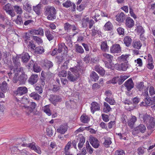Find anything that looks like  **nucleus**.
<instances>
[{"mask_svg":"<svg viewBox=\"0 0 155 155\" xmlns=\"http://www.w3.org/2000/svg\"><path fill=\"white\" fill-rule=\"evenodd\" d=\"M105 66L108 68H111L113 66L114 64L112 62V61H105L104 62Z\"/></svg>","mask_w":155,"mask_h":155,"instance_id":"nucleus-53","label":"nucleus"},{"mask_svg":"<svg viewBox=\"0 0 155 155\" xmlns=\"http://www.w3.org/2000/svg\"><path fill=\"white\" fill-rule=\"evenodd\" d=\"M14 8L18 14L21 15L22 14L23 11L20 6L15 5L14 6Z\"/></svg>","mask_w":155,"mask_h":155,"instance_id":"nucleus-46","label":"nucleus"},{"mask_svg":"<svg viewBox=\"0 0 155 155\" xmlns=\"http://www.w3.org/2000/svg\"><path fill=\"white\" fill-rule=\"evenodd\" d=\"M137 88L139 91H142L144 89L146 88V87L144 85L143 82H140L138 83L136 86Z\"/></svg>","mask_w":155,"mask_h":155,"instance_id":"nucleus-43","label":"nucleus"},{"mask_svg":"<svg viewBox=\"0 0 155 155\" xmlns=\"http://www.w3.org/2000/svg\"><path fill=\"white\" fill-rule=\"evenodd\" d=\"M118 81H119V77H115L113 78L111 80L108 81L107 83L116 84Z\"/></svg>","mask_w":155,"mask_h":155,"instance_id":"nucleus-58","label":"nucleus"},{"mask_svg":"<svg viewBox=\"0 0 155 155\" xmlns=\"http://www.w3.org/2000/svg\"><path fill=\"white\" fill-rule=\"evenodd\" d=\"M55 12H53L48 14V15L47 16V19L50 20H53L54 19H55L56 18V11H55Z\"/></svg>","mask_w":155,"mask_h":155,"instance_id":"nucleus-41","label":"nucleus"},{"mask_svg":"<svg viewBox=\"0 0 155 155\" xmlns=\"http://www.w3.org/2000/svg\"><path fill=\"white\" fill-rule=\"evenodd\" d=\"M95 70L102 76H103L105 74V71L99 65H96L95 67Z\"/></svg>","mask_w":155,"mask_h":155,"instance_id":"nucleus-23","label":"nucleus"},{"mask_svg":"<svg viewBox=\"0 0 155 155\" xmlns=\"http://www.w3.org/2000/svg\"><path fill=\"white\" fill-rule=\"evenodd\" d=\"M129 12L131 16L134 19H136L137 18V16L134 12L131 6H129Z\"/></svg>","mask_w":155,"mask_h":155,"instance_id":"nucleus-64","label":"nucleus"},{"mask_svg":"<svg viewBox=\"0 0 155 155\" xmlns=\"http://www.w3.org/2000/svg\"><path fill=\"white\" fill-rule=\"evenodd\" d=\"M86 143L87 144V145L86 146L87 150L90 154H91L93 152L94 150L90 146L88 141L86 142Z\"/></svg>","mask_w":155,"mask_h":155,"instance_id":"nucleus-47","label":"nucleus"},{"mask_svg":"<svg viewBox=\"0 0 155 155\" xmlns=\"http://www.w3.org/2000/svg\"><path fill=\"white\" fill-rule=\"evenodd\" d=\"M45 9V13L47 15L53 12L55 13V11H56V9L54 7L49 5L46 7Z\"/></svg>","mask_w":155,"mask_h":155,"instance_id":"nucleus-22","label":"nucleus"},{"mask_svg":"<svg viewBox=\"0 0 155 155\" xmlns=\"http://www.w3.org/2000/svg\"><path fill=\"white\" fill-rule=\"evenodd\" d=\"M42 110L44 113L48 116H50L51 114L49 105H46L42 107Z\"/></svg>","mask_w":155,"mask_h":155,"instance_id":"nucleus-26","label":"nucleus"},{"mask_svg":"<svg viewBox=\"0 0 155 155\" xmlns=\"http://www.w3.org/2000/svg\"><path fill=\"white\" fill-rule=\"evenodd\" d=\"M121 51V47L118 44H114L110 48V51L113 53H119Z\"/></svg>","mask_w":155,"mask_h":155,"instance_id":"nucleus-9","label":"nucleus"},{"mask_svg":"<svg viewBox=\"0 0 155 155\" xmlns=\"http://www.w3.org/2000/svg\"><path fill=\"white\" fill-rule=\"evenodd\" d=\"M101 49L103 51H105L108 49V46L106 41L101 42Z\"/></svg>","mask_w":155,"mask_h":155,"instance_id":"nucleus-42","label":"nucleus"},{"mask_svg":"<svg viewBox=\"0 0 155 155\" xmlns=\"http://www.w3.org/2000/svg\"><path fill=\"white\" fill-rule=\"evenodd\" d=\"M31 32L32 35H40L41 36H43L44 33L43 30L40 28L38 29H31Z\"/></svg>","mask_w":155,"mask_h":155,"instance_id":"nucleus-18","label":"nucleus"},{"mask_svg":"<svg viewBox=\"0 0 155 155\" xmlns=\"http://www.w3.org/2000/svg\"><path fill=\"white\" fill-rule=\"evenodd\" d=\"M111 110L110 106L106 102H104L103 111L104 112L107 113Z\"/></svg>","mask_w":155,"mask_h":155,"instance_id":"nucleus-29","label":"nucleus"},{"mask_svg":"<svg viewBox=\"0 0 155 155\" xmlns=\"http://www.w3.org/2000/svg\"><path fill=\"white\" fill-rule=\"evenodd\" d=\"M28 91V89L25 87H18L17 90L14 91V95L17 100L20 101L22 103L25 100H27V98H25V97H22V96L26 94Z\"/></svg>","mask_w":155,"mask_h":155,"instance_id":"nucleus-3","label":"nucleus"},{"mask_svg":"<svg viewBox=\"0 0 155 155\" xmlns=\"http://www.w3.org/2000/svg\"><path fill=\"white\" fill-rule=\"evenodd\" d=\"M137 30L138 32L140 33V37L142 36V35L144 33V31L143 27L141 26H139L137 27Z\"/></svg>","mask_w":155,"mask_h":155,"instance_id":"nucleus-55","label":"nucleus"},{"mask_svg":"<svg viewBox=\"0 0 155 155\" xmlns=\"http://www.w3.org/2000/svg\"><path fill=\"white\" fill-rule=\"evenodd\" d=\"M33 39L38 44L41 43L43 42L41 38L36 36H33Z\"/></svg>","mask_w":155,"mask_h":155,"instance_id":"nucleus-60","label":"nucleus"},{"mask_svg":"<svg viewBox=\"0 0 155 155\" xmlns=\"http://www.w3.org/2000/svg\"><path fill=\"white\" fill-rule=\"evenodd\" d=\"M72 31L74 32L73 35H75L79 31L78 28L74 25H72Z\"/></svg>","mask_w":155,"mask_h":155,"instance_id":"nucleus-52","label":"nucleus"},{"mask_svg":"<svg viewBox=\"0 0 155 155\" xmlns=\"http://www.w3.org/2000/svg\"><path fill=\"white\" fill-rule=\"evenodd\" d=\"M29 96L36 100L38 101L39 99L41 96L37 93L35 92H33L30 94Z\"/></svg>","mask_w":155,"mask_h":155,"instance_id":"nucleus-36","label":"nucleus"},{"mask_svg":"<svg viewBox=\"0 0 155 155\" xmlns=\"http://www.w3.org/2000/svg\"><path fill=\"white\" fill-rule=\"evenodd\" d=\"M90 118L85 114L81 115L80 118L81 121L84 123H87L89 121Z\"/></svg>","mask_w":155,"mask_h":155,"instance_id":"nucleus-32","label":"nucleus"},{"mask_svg":"<svg viewBox=\"0 0 155 155\" xmlns=\"http://www.w3.org/2000/svg\"><path fill=\"white\" fill-rule=\"evenodd\" d=\"M114 155H125V153L122 150H118L115 152Z\"/></svg>","mask_w":155,"mask_h":155,"instance_id":"nucleus-63","label":"nucleus"},{"mask_svg":"<svg viewBox=\"0 0 155 155\" xmlns=\"http://www.w3.org/2000/svg\"><path fill=\"white\" fill-rule=\"evenodd\" d=\"M125 86L128 91L130 90L134 87V84L131 78L128 79L124 84Z\"/></svg>","mask_w":155,"mask_h":155,"instance_id":"nucleus-13","label":"nucleus"},{"mask_svg":"<svg viewBox=\"0 0 155 155\" xmlns=\"http://www.w3.org/2000/svg\"><path fill=\"white\" fill-rule=\"evenodd\" d=\"M77 140L79 141L78 144V147L80 150L82 147L85 141L84 137L82 135L80 136L77 139Z\"/></svg>","mask_w":155,"mask_h":155,"instance_id":"nucleus-19","label":"nucleus"},{"mask_svg":"<svg viewBox=\"0 0 155 155\" xmlns=\"http://www.w3.org/2000/svg\"><path fill=\"white\" fill-rule=\"evenodd\" d=\"M128 77L126 75L124 76H120V78H119V84H122V83L127 78H128Z\"/></svg>","mask_w":155,"mask_h":155,"instance_id":"nucleus-54","label":"nucleus"},{"mask_svg":"<svg viewBox=\"0 0 155 155\" xmlns=\"http://www.w3.org/2000/svg\"><path fill=\"white\" fill-rule=\"evenodd\" d=\"M142 96L144 98V101H142L141 104V106H150L153 104V101L151 100L150 97H149L148 93V89L147 87L144 89V91L142 94Z\"/></svg>","mask_w":155,"mask_h":155,"instance_id":"nucleus-4","label":"nucleus"},{"mask_svg":"<svg viewBox=\"0 0 155 155\" xmlns=\"http://www.w3.org/2000/svg\"><path fill=\"white\" fill-rule=\"evenodd\" d=\"M72 25L67 22L64 24V29L65 31H68L72 29Z\"/></svg>","mask_w":155,"mask_h":155,"instance_id":"nucleus-51","label":"nucleus"},{"mask_svg":"<svg viewBox=\"0 0 155 155\" xmlns=\"http://www.w3.org/2000/svg\"><path fill=\"white\" fill-rule=\"evenodd\" d=\"M35 89L37 91V92L38 93L41 94L42 93V89L41 86H36Z\"/></svg>","mask_w":155,"mask_h":155,"instance_id":"nucleus-62","label":"nucleus"},{"mask_svg":"<svg viewBox=\"0 0 155 155\" xmlns=\"http://www.w3.org/2000/svg\"><path fill=\"white\" fill-rule=\"evenodd\" d=\"M41 7V4H38L36 6H33V10L38 15L40 14Z\"/></svg>","mask_w":155,"mask_h":155,"instance_id":"nucleus-34","label":"nucleus"},{"mask_svg":"<svg viewBox=\"0 0 155 155\" xmlns=\"http://www.w3.org/2000/svg\"><path fill=\"white\" fill-rule=\"evenodd\" d=\"M90 78L92 81H96L99 78L98 74L94 71H92L90 75Z\"/></svg>","mask_w":155,"mask_h":155,"instance_id":"nucleus-30","label":"nucleus"},{"mask_svg":"<svg viewBox=\"0 0 155 155\" xmlns=\"http://www.w3.org/2000/svg\"><path fill=\"white\" fill-rule=\"evenodd\" d=\"M75 49L76 52L80 54H83L84 52V51L83 48L78 44L75 45Z\"/></svg>","mask_w":155,"mask_h":155,"instance_id":"nucleus-38","label":"nucleus"},{"mask_svg":"<svg viewBox=\"0 0 155 155\" xmlns=\"http://www.w3.org/2000/svg\"><path fill=\"white\" fill-rule=\"evenodd\" d=\"M16 24L21 25L23 23V21L21 18V16L18 15L17 16V19L15 21Z\"/></svg>","mask_w":155,"mask_h":155,"instance_id":"nucleus-61","label":"nucleus"},{"mask_svg":"<svg viewBox=\"0 0 155 155\" xmlns=\"http://www.w3.org/2000/svg\"><path fill=\"white\" fill-rule=\"evenodd\" d=\"M116 20L120 23L123 22L126 19V16L123 12L117 14L116 16Z\"/></svg>","mask_w":155,"mask_h":155,"instance_id":"nucleus-14","label":"nucleus"},{"mask_svg":"<svg viewBox=\"0 0 155 155\" xmlns=\"http://www.w3.org/2000/svg\"><path fill=\"white\" fill-rule=\"evenodd\" d=\"M137 118L134 116H132L131 119L128 121V124L129 126L131 127H133L136 121Z\"/></svg>","mask_w":155,"mask_h":155,"instance_id":"nucleus-27","label":"nucleus"},{"mask_svg":"<svg viewBox=\"0 0 155 155\" xmlns=\"http://www.w3.org/2000/svg\"><path fill=\"white\" fill-rule=\"evenodd\" d=\"M63 6L66 8H68L72 6L71 2L69 0H67L62 3Z\"/></svg>","mask_w":155,"mask_h":155,"instance_id":"nucleus-49","label":"nucleus"},{"mask_svg":"<svg viewBox=\"0 0 155 155\" xmlns=\"http://www.w3.org/2000/svg\"><path fill=\"white\" fill-rule=\"evenodd\" d=\"M89 21L88 17H85L82 20V25L83 27L86 28L87 26Z\"/></svg>","mask_w":155,"mask_h":155,"instance_id":"nucleus-40","label":"nucleus"},{"mask_svg":"<svg viewBox=\"0 0 155 155\" xmlns=\"http://www.w3.org/2000/svg\"><path fill=\"white\" fill-rule=\"evenodd\" d=\"M133 45L134 48L139 49L141 47L142 44L140 41H136L133 42Z\"/></svg>","mask_w":155,"mask_h":155,"instance_id":"nucleus-39","label":"nucleus"},{"mask_svg":"<svg viewBox=\"0 0 155 155\" xmlns=\"http://www.w3.org/2000/svg\"><path fill=\"white\" fill-rule=\"evenodd\" d=\"M105 100L110 105H114L115 104V101L113 99H110L108 97H106Z\"/></svg>","mask_w":155,"mask_h":155,"instance_id":"nucleus-50","label":"nucleus"},{"mask_svg":"<svg viewBox=\"0 0 155 155\" xmlns=\"http://www.w3.org/2000/svg\"><path fill=\"white\" fill-rule=\"evenodd\" d=\"M146 130V126L143 124H140L134 129L132 134L134 135H136L140 133H144Z\"/></svg>","mask_w":155,"mask_h":155,"instance_id":"nucleus-6","label":"nucleus"},{"mask_svg":"<svg viewBox=\"0 0 155 155\" xmlns=\"http://www.w3.org/2000/svg\"><path fill=\"white\" fill-rule=\"evenodd\" d=\"M89 141L91 144L94 148H97L99 146V143L98 140L91 136H90Z\"/></svg>","mask_w":155,"mask_h":155,"instance_id":"nucleus-11","label":"nucleus"},{"mask_svg":"<svg viewBox=\"0 0 155 155\" xmlns=\"http://www.w3.org/2000/svg\"><path fill=\"white\" fill-rule=\"evenodd\" d=\"M111 139L110 137H108L105 138L104 142L103 144L106 147H108L111 144Z\"/></svg>","mask_w":155,"mask_h":155,"instance_id":"nucleus-37","label":"nucleus"},{"mask_svg":"<svg viewBox=\"0 0 155 155\" xmlns=\"http://www.w3.org/2000/svg\"><path fill=\"white\" fill-rule=\"evenodd\" d=\"M76 68L74 67L70 68V70L72 72L68 71L67 78L71 81L74 82L76 81L78 78V74H74V72L76 73L78 70L76 69Z\"/></svg>","mask_w":155,"mask_h":155,"instance_id":"nucleus-5","label":"nucleus"},{"mask_svg":"<svg viewBox=\"0 0 155 155\" xmlns=\"http://www.w3.org/2000/svg\"><path fill=\"white\" fill-rule=\"evenodd\" d=\"M149 92L150 96H152L155 94V90L154 87L151 86L149 88Z\"/></svg>","mask_w":155,"mask_h":155,"instance_id":"nucleus-59","label":"nucleus"},{"mask_svg":"<svg viewBox=\"0 0 155 155\" xmlns=\"http://www.w3.org/2000/svg\"><path fill=\"white\" fill-rule=\"evenodd\" d=\"M100 106L99 104L96 102H93L91 107V110L94 113L95 111L100 110Z\"/></svg>","mask_w":155,"mask_h":155,"instance_id":"nucleus-16","label":"nucleus"},{"mask_svg":"<svg viewBox=\"0 0 155 155\" xmlns=\"http://www.w3.org/2000/svg\"><path fill=\"white\" fill-rule=\"evenodd\" d=\"M7 84L5 81H3L1 84L0 83V89L1 91H4L7 88Z\"/></svg>","mask_w":155,"mask_h":155,"instance_id":"nucleus-48","label":"nucleus"},{"mask_svg":"<svg viewBox=\"0 0 155 155\" xmlns=\"http://www.w3.org/2000/svg\"><path fill=\"white\" fill-rule=\"evenodd\" d=\"M23 4V8L26 11L29 12L31 10V6L28 1H26Z\"/></svg>","mask_w":155,"mask_h":155,"instance_id":"nucleus-20","label":"nucleus"},{"mask_svg":"<svg viewBox=\"0 0 155 155\" xmlns=\"http://www.w3.org/2000/svg\"><path fill=\"white\" fill-rule=\"evenodd\" d=\"M129 56V54H123L119 58L121 61H127V60Z\"/></svg>","mask_w":155,"mask_h":155,"instance_id":"nucleus-57","label":"nucleus"},{"mask_svg":"<svg viewBox=\"0 0 155 155\" xmlns=\"http://www.w3.org/2000/svg\"><path fill=\"white\" fill-rule=\"evenodd\" d=\"M68 48L64 43H61L58 45V49H57L58 53H60L64 51V53L67 52Z\"/></svg>","mask_w":155,"mask_h":155,"instance_id":"nucleus-17","label":"nucleus"},{"mask_svg":"<svg viewBox=\"0 0 155 155\" xmlns=\"http://www.w3.org/2000/svg\"><path fill=\"white\" fill-rule=\"evenodd\" d=\"M140 118L143 119V122L146 124L148 129L153 128L155 126V118L150 115L147 114H139Z\"/></svg>","mask_w":155,"mask_h":155,"instance_id":"nucleus-2","label":"nucleus"},{"mask_svg":"<svg viewBox=\"0 0 155 155\" xmlns=\"http://www.w3.org/2000/svg\"><path fill=\"white\" fill-rule=\"evenodd\" d=\"M8 24L7 22L5 23L2 24L0 22V32L4 31L6 28H7Z\"/></svg>","mask_w":155,"mask_h":155,"instance_id":"nucleus-45","label":"nucleus"},{"mask_svg":"<svg viewBox=\"0 0 155 155\" xmlns=\"http://www.w3.org/2000/svg\"><path fill=\"white\" fill-rule=\"evenodd\" d=\"M49 100L52 104L55 105L57 103L61 101V98L58 95H51Z\"/></svg>","mask_w":155,"mask_h":155,"instance_id":"nucleus-10","label":"nucleus"},{"mask_svg":"<svg viewBox=\"0 0 155 155\" xmlns=\"http://www.w3.org/2000/svg\"><path fill=\"white\" fill-rule=\"evenodd\" d=\"M24 109L26 112V114L28 116L31 115L33 114V109L29 107V106H24Z\"/></svg>","mask_w":155,"mask_h":155,"instance_id":"nucleus-35","label":"nucleus"},{"mask_svg":"<svg viewBox=\"0 0 155 155\" xmlns=\"http://www.w3.org/2000/svg\"><path fill=\"white\" fill-rule=\"evenodd\" d=\"M130 65L128 64L127 62H125L124 63H122L120 65L115 64V67L117 70L124 71H126L127 69L129 68Z\"/></svg>","mask_w":155,"mask_h":155,"instance_id":"nucleus-8","label":"nucleus"},{"mask_svg":"<svg viewBox=\"0 0 155 155\" xmlns=\"http://www.w3.org/2000/svg\"><path fill=\"white\" fill-rule=\"evenodd\" d=\"M35 51L38 54H41L44 52V49L42 47H38L35 48Z\"/></svg>","mask_w":155,"mask_h":155,"instance_id":"nucleus-44","label":"nucleus"},{"mask_svg":"<svg viewBox=\"0 0 155 155\" xmlns=\"http://www.w3.org/2000/svg\"><path fill=\"white\" fill-rule=\"evenodd\" d=\"M113 25L110 21L107 22L104 25V29L105 31H110L113 28Z\"/></svg>","mask_w":155,"mask_h":155,"instance_id":"nucleus-31","label":"nucleus"},{"mask_svg":"<svg viewBox=\"0 0 155 155\" xmlns=\"http://www.w3.org/2000/svg\"><path fill=\"white\" fill-rule=\"evenodd\" d=\"M21 58L23 62H27L30 58V56L28 53H23L21 55Z\"/></svg>","mask_w":155,"mask_h":155,"instance_id":"nucleus-28","label":"nucleus"},{"mask_svg":"<svg viewBox=\"0 0 155 155\" xmlns=\"http://www.w3.org/2000/svg\"><path fill=\"white\" fill-rule=\"evenodd\" d=\"M22 146L23 147H29L31 149L34 150L35 152L39 154H41V153L40 148L38 146H36L35 143H34L29 144L23 143L22 144Z\"/></svg>","mask_w":155,"mask_h":155,"instance_id":"nucleus-7","label":"nucleus"},{"mask_svg":"<svg viewBox=\"0 0 155 155\" xmlns=\"http://www.w3.org/2000/svg\"><path fill=\"white\" fill-rule=\"evenodd\" d=\"M45 35L48 39L49 41H51L54 38V36L51 31L49 30H46L45 31Z\"/></svg>","mask_w":155,"mask_h":155,"instance_id":"nucleus-25","label":"nucleus"},{"mask_svg":"<svg viewBox=\"0 0 155 155\" xmlns=\"http://www.w3.org/2000/svg\"><path fill=\"white\" fill-rule=\"evenodd\" d=\"M71 142H68L65 146L64 148L65 154H66L67 153H69V150L71 147Z\"/></svg>","mask_w":155,"mask_h":155,"instance_id":"nucleus-56","label":"nucleus"},{"mask_svg":"<svg viewBox=\"0 0 155 155\" xmlns=\"http://www.w3.org/2000/svg\"><path fill=\"white\" fill-rule=\"evenodd\" d=\"M68 129V127L66 124H63L61 125L57 129L58 132L61 134H64L66 132Z\"/></svg>","mask_w":155,"mask_h":155,"instance_id":"nucleus-15","label":"nucleus"},{"mask_svg":"<svg viewBox=\"0 0 155 155\" xmlns=\"http://www.w3.org/2000/svg\"><path fill=\"white\" fill-rule=\"evenodd\" d=\"M12 61L17 66L16 68L11 69L12 71H13L15 73L13 80V82L15 83L18 81L21 83L24 82L27 78V75L24 73H22L19 77L18 76L19 73L23 71L22 68L20 66V63L18 58L16 57H13Z\"/></svg>","mask_w":155,"mask_h":155,"instance_id":"nucleus-1","label":"nucleus"},{"mask_svg":"<svg viewBox=\"0 0 155 155\" xmlns=\"http://www.w3.org/2000/svg\"><path fill=\"white\" fill-rule=\"evenodd\" d=\"M103 56L104 58L103 59L104 61V60H107L108 61H112L113 58V56L110 54L107 53H104L103 54Z\"/></svg>","mask_w":155,"mask_h":155,"instance_id":"nucleus-33","label":"nucleus"},{"mask_svg":"<svg viewBox=\"0 0 155 155\" xmlns=\"http://www.w3.org/2000/svg\"><path fill=\"white\" fill-rule=\"evenodd\" d=\"M123 41L124 43L127 47H129L130 45L132 42V39L130 36H125Z\"/></svg>","mask_w":155,"mask_h":155,"instance_id":"nucleus-24","label":"nucleus"},{"mask_svg":"<svg viewBox=\"0 0 155 155\" xmlns=\"http://www.w3.org/2000/svg\"><path fill=\"white\" fill-rule=\"evenodd\" d=\"M125 25L127 28H131L134 25V21L130 17H127L125 20Z\"/></svg>","mask_w":155,"mask_h":155,"instance_id":"nucleus-12","label":"nucleus"},{"mask_svg":"<svg viewBox=\"0 0 155 155\" xmlns=\"http://www.w3.org/2000/svg\"><path fill=\"white\" fill-rule=\"evenodd\" d=\"M38 75L32 74L30 78L28 79L29 83L31 84H33L36 83L37 81Z\"/></svg>","mask_w":155,"mask_h":155,"instance_id":"nucleus-21","label":"nucleus"}]
</instances>
